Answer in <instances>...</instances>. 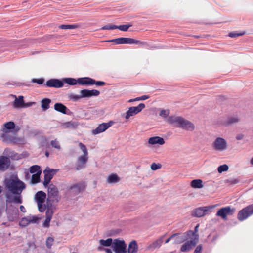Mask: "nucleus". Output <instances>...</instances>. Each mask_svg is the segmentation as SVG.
Wrapping results in <instances>:
<instances>
[{
    "label": "nucleus",
    "mask_w": 253,
    "mask_h": 253,
    "mask_svg": "<svg viewBox=\"0 0 253 253\" xmlns=\"http://www.w3.org/2000/svg\"><path fill=\"white\" fill-rule=\"evenodd\" d=\"M189 241H187L183 244L180 248V251L182 252H188L192 250L198 243L197 236L193 239L189 238Z\"/></svg>",
    "instance_id": "obj_12"
},
{
    "label": "nucleus",
    "mask_w": 253,
    "mask_h": 253,
    "mask_svg": "<svg viewBox=\"0 0 253 253\" xmlns=\"http://www.w3.org/2000/svg\"><path fill=\"white\" fill-rule=\"evenodd\" d=\"M177 235V234H173L171 236H170L169 238H168L167 240L165 241V243H169L170 240L173 239L174 237H176V236Z\"/></svg>",
    "instance_id": "obj_57"
},
{
    "label": "nucleus",
    "mask_w": 253,
    "mask_h": 253,
    "mask_svg": "<svg viewBox=\"0 0 253 253\" xmlns=\"http://www.w3.org/2000/svg\"><path fill=\"white\" fill-rule=\"evenodd\" d=\"M193 234L191 232H186L182 235H178L177 234L175 240V243L176 244H180L184 241L188 240L190 237L188 235Z\"/></svg>",
    "instance_id": "obj_23"
},
{
    "label": "nucleus",
    "mask_w": 253,
    "mask_h": 253,
    "mask_svg": "<svg viewBox=\"0 0 253 253\" xmlns=\"http://www.w3.org/2000/svg\"><path fill=\"white\" fill-rule=\"evenodd\" d=\"M169 114V109H163L161 110L159 115L163 118L167 117Z\"/></svg>",
    "instance_id": "obj_43"
},
{
    "label": "nucleus",
    "mask_w": 253,
    "mask_h": 253,
    "mask_svg": "<svg viewBox=\"0 0 253 253\" xmlns=\"http://www.w3.org/2000/svg\"><path fill=\"white\" fill-rule=\"evenodd\" d=\"M164 238V236H162L151 243H150L146 247V249L149 251H153L156 249L159 248L162 245Z\"/></svg>",
    "instance_id": "obj_16"
},
{
    "label": "nucleus",
    "mask_w": 253,
    "mask_h": 253,
    "mask_svg": "<svg viewBox=\"0 0 253 253\" xmlns=\"http://www.w3.org/2000/svg\"><path fill=\"white\" fill-rule=\"evenodd\" d=\"M40 218L35 215H29L22 218L19 222V225L25 227L31 223H38Z\"/></svg>",
    "instance_id": "obj_11"
},
{
    "label": "nucleus",
    "mask_w": 253,
    "mask_h": 253,
    "mask_svg": "<svg viewBox=\"0 0 253 253\" xmlns=\"http://www.w3.org/2000/svg\"><path fill=\"white\" fill-rule=\"evenodd\" d=\"M148 142L151 145L159 144L163 145L165 143L164 139L159 136H154L148 139Z\"/></svg>",
    "instance_id": "obj_25"
},
{
    "label": "nucleus",
    "mask_w": 253,
    "mask_h": 253,
    "mask_svg": "<svg viewBox=\"0 0 253 253\" xmlns=\"http://www.w3.org/2000/svg\"><path fill=\"white\" fill-rule=\"evenodd\" d=\"M80 93L81 94V97L82 98H89V90L83 89L80 91Z\"/></svg>",
    "instance_id": "obj_41"
},
{
    "label": "nucleus",
    "mask_w": 253,
    "mask_h": 253,
    "mask_svg": "<svg viewBox=\"0 0 253 253\" xmlns=\"http://www.w3.org/2000/svg\"><path fill=\"white\" fill-rule=\"evenodd\" d=\"M138 245L135 240L130 242L127 249L128 253H136L138 251Z\"/></svg>",
    "instance_id": "obj_27"
},
{
    "label": "nucleus",
    "mask_w": 253,
    "mask_h": 253,
    "mask_svg": "<svg viewBox=\"0 0 253 253\" xmlns=\"http://www.w3.org/2000/svg\"><path fill=\"white\" fill-rule=\"evenodd\" d=\"M77 25H61L59 28L61 29H73L78 27Z\"/></svg>",
    "instance_id": "obj_38"
},
{
    "label": "nucleus",
    "mask_w": 253,
    "mask_h": 253,
    "mask_svg": "<svg viewBox=\"0 0 253 253\" xmlns=\"http://www.w3.org/2000/svg\"><path fill=\"white\" fill-rule=\"evenodd\" d=\"M211 208L210 207H200L195 209L192 213L193 216L201 217L203 216L206 212H207Z\"/></svg>",
    "instance_id": "obj_19"
},
{
    "label": "nucleus",
    "mask_w": 253,
    "mask_h": 253,
    "mask_svg": "<svg viewBox=\"0 0 253 253\" xmlns=\"http://www.w3.org/2000/svg\"><path fill=\"white\" fill-rule=\"evenodd\" d=\"M51 100L49 98H44L41 101V107L43 111H46L49 108V104Z\"/></svg>",
    "instance_id": "obj_31"
},
{
    "label": "nucleus",
    "mask_w": 253,
    "mask_h": 253,
    "mask_svg": "<svg viewBox=\"0 0 253 253\" xmlns=\"http://www.w3.org/2000/svg\"><path fill=\"white\" fill-rule=\"evenodd\" d=\"M15 99L13 102V106L15 108H19V107H23L24 105V100H23V96H19L18 98H17L16 96Z\"/></svg>",
    "instance_id": "obj_29"
},
{
    "label": "nucleus",
    "mask_w": 253,
    "mask_h": 253,
    "mask_svg": "<svg viewBox=\"0 0 253 253\" xmlns=\"http://www.w3.org/2000/svg\"><path fill=\"white\" fill-rule=\"evenodd\" d=\"M239 121V119L237 116L230 117L224 122L223 125L225 126H231L238 123Z\"/></svg>",
    "instance_id": "obj_28"
},
{
    "label": "nucleus",
    "mask_w": 253,
    "mask_h": 253,
    "mask_svg": "<svg viewBox=\"0 0 253 253\" xmlns=\"http://www.w3.org/2000/svg\"><path fill=\"white\" fill-rule=\"evenodd\" d=\"M198 228H199V224L197 225L195 227L194 231L189 230L187 232H191L193 233L191 235H188L189 236L190 238L194 239L196 237V236H197V239H198V241H199V235L198 234Z\"/></svg>",
    "instance_id": "obj_34"
},
{
    "label": "nucleus",
    "mask_w": 253,
    "mask_h": 253,
    "mask_svg": "<svg viewBox=\"0 0 253 253\" xmlns=\"http://www.w3.org/2000/svg\"><path fill=\"white\" fill-rule=\"evenodd\" d=\"M145 107V105L144 103H140L137 106L129 107L125 114V119H128L130 117L137 114L140 112Z\"/></svg>",
    "instance_id": "obj_9"
},
{
    "label": "nucleus",
    "mask_w": 253,
    "mask_h": 253,
    "mask_svg": "<svg viewBox=\"0 0 253 253\" xmlns=\"http://www.w3.org/2000/svg\"><path fill=\"white\" fill-rule=\"evenodd\" d=\"M10 161L6 156H0V170L5 171L10 166Z\"/></svg>",
    "instance_id": "obj_20"
},
{
    "label": "nucleus",
    "mask_w": 253,
    "mask_h": 253,
    "mask_svg": "<svg viewBox=\"0 0 253 253\" xmlns=\"http://www.w3.org/2000/svg\"><path fill=\"white\" fill-rule=\"evenodd\" d=\"M161 166L160 164H157L155 163H153L151 165V168L152 170H155L161 168Z\"/></svg>",
    "instance_id": "obj_51"
},
{
    "label": "nucleus",
    "mask_w": 253,
    "mask_h": 253,
    "mask_svg": "<svg viewBox=\"0 0 253 253\" xmlns=\"http://www.w3.org/2000/svg\"><path fill=\"white\" fill-rule=\"evenodd\" d=\"M64 81L69 85H74L78 83V79L76 80L74 78H68L64 79Z\"/></svg>",
    "instance_id": "obj_35"
},
{
    "label": "nucleus",
    "mask_w": 253,
    "mask_h": 253,
    "mask_svg": "<svg viewBox=\"0 0 253 253\" xmlns=\"http://www.w3.org/2000/svg\"><path fill=\"white\" fill-rule=\"evenodd\" d=\"M44 82V80L42 78L41 79H33L32 80V82L34 83H37L39 84H42Z\"/></svg>",
    "instance_id": "obj_50"
},
{
    "label": "nucleus",
    "mask_w": 253,
    "mask_h": 253,
    "mask_svg": "<svg viewBox=\"0 0 253 253\" xmlns=\"http://www.w3.org/2000/svg\"><path fill=\"white\" fill-rule=\"evenodd\" d=\"M100 94V92L97 90L93 89L89 90V96L90 97L92 96H98Z\"/></svg>",
    "instance_id": "obj_49"
},
{
    "label": "nucleus",
    "mask_w": 253,
    "mask_h": 253,
    "mask_svg": "<svg viewBox=\"0 0 253 253\" xmlns=\"http://www.w3.org/2000/svg\"><path fill=\"white\" fill-rule=\"evenodd\" d=\"M58 170V169H50L48 167L45 169L43 171V173L44 174V179L43 182V184L44 187H46L48 186L54 175L56 174Z\"/></svg>",
    "instance_id": "obj_10"
},
{
    "label": "nucleus",
    "mask_w": 253,
    "mask_h": 253,
    "mask_svg": "<svg viewBox=\"0 0 253 253\" xmlns=\"http://www.w3.org/2000/svg\"><path fill=\"white\" fill-rule=\"evenodd\" d=\"M112 248L115 253H126V245L123 240L114 239Z\"/></svg>",
    "instance_id": "obj_5"
},
{
    "label": "nucleus",
    "mask_w": 253,
    "mask_h": 253,
    "mask_svg": "<svg viewBox=\"0 0 253 253\" xmlns=\"http://www.w3.org/2000/svg\"><path fill=\"white\" fill-rule=\"evenodd\" d=\"M20 210L21 212H24V213L26 211L25 207L23 205H21L20 206Z\"/></svg>",
    "instance_id": "obj_60"
},
{
    "label": "nucleus",
    "mask_w": 253,
    "mask_h": 253,
    "mask_svg": "<svg viewBox=\"0 0 253 253\" xmlns=\"http://www.w3.org/2000/svg\"><path fill=\"white\" fill-rule=\"evenodd\" d=\"M105 251H106V253H112V251L109 249H106Z\"/></svg>",
    "instance_id": "obj_61"
},
{
    "label": "nucleus",
    "mask_w": 253,
    "mask_h": 253,
    "mask_svg": "<svg viewBox=\"0 0 253 253\" xmlns=\"http://www.w3.org/2000/svg\"><path fill=\"white\" fill-rule=\"evenodd\" d=\"M45 85L48 87L61 88L63 86L64 84L59 79H51L46 82Z\"/></svg>",
    "instance_id": "obj_17"
},
{
    "label": "nucleus",
    "mask_w": 253,
    "mask_h": 253,
    "mask_svg": "<svg viewBox=\"0 0 253 253\" xmlns=\"http://www.w3.org/2000/svg\"><path fill=\"white\" fill-rule=\"evenodd\" d=\"M202 246L201 245H199L197 246L194 250V253H201Z\"/></svg>",
    "instance_id": "obj_54"
},
{
    "label": "nucleus",
    "mask_w": 253,
    "mask_h": 253,
    "mask_svg": "<svg viewBox=\"0 0 253 253\" xmlns=\"http://www.w3.org/2000/svg\"><path fill=\"white\" fill-rule=\"evenodd\" d=\"M183 117L176 116H171L168 118V122L171 124H174L177 127H179L181 124Z\"/></svg>",
    "instance_id": "obj_22"
},
{
    "label": "nucleus",
    "mask_w": 253,
    "mask_h": 253,
    "mask_svg": "<svg viewBox=\"0 0 253 253\" xmlns=\"http://www.w3.org/2000/svg\"><path fill=\"white\" fill-rule=\"evenodd\" d=\"M54 109L59 112H61L64 114H68V111L69 110L67 108L66 106L61 103H56L54 105Z\"/></svg>",
    "instance_id": "obj_24"
},
{
    "label": "nucleus",
    "mask_w": 253,
    "mask_h": 253,
    "mask_svg": "<svg viewBox=\"0 0 253 253\" xmlns=\"http://www.w3.org/2000/svg\"><path fill=\"white\" fill-rule=\"evenodd\" d=\"M81 98H82V97H81V94L80 93V95H74L71 96V99L74 101H77Z\"/></svg>",
    "instance_id": "obj_53"
},
{
    "label": "nucleus",
    "mask_w": 253,
    "mask_h": 253,
    "mask_svg": "<svg viewBox=\"0 0 253 253\" xmlns=\"http://www.w3.org/2000/svg\"><path fill=\"white\" fill-rule=\"evenodd\" d=\"M120 180L119 177L116 174H111L110 175L107 179V182L108 183H115L118 182Z\"/></svg>",
    "instance_id": "obj_32"
},
{
    "label": "nucleus",
    "mask_w": 253,
    "mask_h": 253,
    "mask_svg": "<svg viewBox=\"0 0 253 253\" xmlns=\"http://www.w3.org/2000/svg\"><path fill=\"white\" fill-rule=\"evenodd\" d=\"M116 29V25H105L101 28L102 30H113Z\"/></svg>",
    "instance_id": "obj_47"
},
{
    "label": "nucleus",
    "mask_w": 253,
    "mask_h": 253,
    "mask_svg": "<svg viewBox=\"0 0 253 253\" xmlns=\"http://www.w3.org/2000/svg\"><path fill=\"white\" fill-rule=\"evenodd\" d=\"M4 126L5 128L9 130L14 129L15 126L14 123L11 121L5 123Z\"/></svg>",
    "instance_id": "obj_40"
},
{
    "label": "nucleus",
    "mask_w": 253,
    "mask_h": 253,
    "mask_svg": "<svg viewBox=\"0 0 253 253\" xmlns=\"http://www.w3.org/2000/svg\"><path fill=\"white\" fill-rule=\"evenodd\" d=\"M4 184L7 191L14 193H21L23 189L25 188L24 183L18 179H6Z\"/></svg>",
    "instance_id": "obj_2"
},
{
    "label": "nucleus",
    "mask_w": 253,
    "mask_h": 253,
    "mask_svg": "<svg viewBox=\"0 0 253 253\" xmlns=\"http://www.w3.org/2000/svg\"><path fill=\"white\" fill-rule=\"evenodd\" d=\"M53 214V211L51 208L48 207V205L47 206V208L46 211V217H49V218H52Z\"/></svg>",
    "instance_id": "obj_46"
},
{
    "label": "nucleus",
    "mask_w": 253,
    "mask_h": 253,
    "mask_svg": "<svg viewBox=\"0 0 253 253\" xmlns=\"http://www.w3.org/2000/svg\"><path fill=\"white\" fill-rule=\"evenodd\" d=\"M132 24L128 25H122L120 26H116V29H118L122 31H127L128 28L132 26Z\"/></svg>",
    "instance_id": "obj_39"
},
{
    "label": "nucleus",
    "mask_w": 253,
    "mask_h": 253,
    "mask_svg": "<svg viewBox=\"0 0 253 253\" xmlns=\"http://www.w3.org/2000/svg\"><path fill=\"white\" fill-rule=\"evenodd\" d=\"M250 164L251 165L253 166V157L250 160Z\"/></svg>",
    "instance_id": "obj_64"
},
{
    "label": "nucleus",
    "mask_w": 253,
    "mask_h": 253,
    "mask_svg": "<svg viewBox=\"0 0 253 253\" xmlns=\"http://www.w3.org/2000/svg\"><path fill=\"white\" fill-rule=\"evenodd\" d=\"M50 144L52 147L57 149L60 150L61 149L60 145L59 142L56 140H52L50 142Z\"/></svg>",
    "instance_id": "obj_42"
},
{
    "label": "nucleus",
    "mask_w": 253,
    "mask_h": 253,
    "mask_svg": "<svg viewBox=\"0 0 253 253\" xmlns=\"http://www.w3.org/2000/svg\"><path fill=\"white\" fill-rule=\"evenodd\" d=\"M211 146L213 150L217 152H223L228 148L227 141L222 138L217 137L212 143Z\"/></svg>",
    "instance_id": "obj_4"
},
{
    "label": "nucleus",
    "mask_w": 253,
    "mask_h": 253,
    "mask_svg": "<svg viewBox=\"0 0 253 253\" xmlns=\"http://www.w3.org/2000/svg\"><path fill=\"white\" fill-rule=\"evenodd\" d=\"M95 84L97 86H103L105 85V83L103 81H95L94 80L93 84Z\"/></svg>",
    "instance_id": "obj_56"
},
{
    "label": "nucleus",
    "mask_w": 253,
    "mask_h": 253,
    "mask_svg": "<svg viewBox=\"0 0 253 253\" xmlns=\"http://www.w3.org/2000/svg\"><path fill=\"white\" fill-rule=\"evenodd\" d=\"M253 214V204L250 205L240 210L238 214V219L242 221Z\"/></svg>",
    "instance_id": "obj_8"
},
{
    "label": "nucleus",
    "mask_w": 253,
    "mask_h": 253,
    "mask_svg": "<svg viewBox=\"0 0 253 253\" xmlns=\"http://www.w3.org/2000/svg\"><path fill=\"white\" fill-rule=\"evenodd\" d=\"M218 171L219 173H222V172L226 171L228 169V166L226 165H222L218 167Z\"/></svg>",
    "instance_id": "obj_44"
},
{
    "label": "nucleus",
    "mask_w": 253,
    "mask_h": 253,
    "mask_svg": "<svg viewBox=\"0 0 253 253\" xmlns=\"http://www.w3.org/2000/svg\"><path fill=\"white\" fill-rule=\"evenodd\" d=\"M245 32L242 33H236V32H231L229 34V36L231 38H236L237 37L243 35Z\"/></svg>",
    "instance_id": "obj_48"
},
{
    "label": "nucleus",
    "mask_w": 253,
    "mask_h": 253,
    "mask_svg": "<svg viewBox=\"0 0 253 253\" xmlns=\"http://www.w3.org/2000/svg\"><path fill=\"white\" fill-rule=\"evenodd\" d=\"M112 124V122L110 121L108 123H103L100 124L95 129H93L92 133L94 135H96L105 131Z\"/></svg>",
    "instance_id": "obj_18"
},
{
    "label": "nucleus",
    "mask_w": 253,
    "mask_h": 253,
    "mask_svg": "<svg viewBox=\"0 0 253 253\" xmlns=\"http://www.w3.org/2000/svg\"><path fill=\"white\" fill-rule=\"evenodd\" d=\"M5 197L7 203L6 212L8 220L13 221L18 217V210L12 204H21L23 202L21 193L7 191Z\"/></svg>",
    "instance_id": "obj_1"
},
{
    "label": "nucleus",
    "mask_w": 253,
    "mask_h": 253,
    "mask_svg": "<svg viewBox=\"0 0 253 253\" xmlns=\"http://www.w3.org/2000/svg\"><path fill=\"white\" fill-rule=\"evenodd\" d=\"M58 189L56 186L51 184L48 187V198L47 199V203L48 204L50 201H55L58 202L59 201Z\"/></svg>",
    "instance_id": "obj_7"
},
{
    "label": "nucleus",
    "mask_w": 253,
    "mask_h": 253,
    "mask_svg": "<svg viewBox=\"0 0 253 253\" xmlns=\"http://www.w3.org/2000/svg\"><path fill=\"white\" fill-rule=\"evenodd\" d=\"M238 182V180L237 179H234V180H233V181H232V183L233 184H236V183H237Z\"/></svg>",
    "instance_id": "obj_62"
},
{
    "label": "nucleus",
    "mask_w": 253,
    "mask_h": 253,
    "mask_svg": "<svg viewBox=\"0 0 253 253\" xmlns=\"http://www.w3.org/2000/svg\"><path fill=\"white\" fill-rule=\"evenodd\" d=\"M51 218H49V217H46V219L43 224V226L44 227H48L49 226V223L51 220Z\"/></svg>",
    "instance_id": "obj_52"
},
{
    "label": "nucleus",
    "mask_w": 253,
    "mask_h": 253,
    "mask_svg": "<svg viewBox=\"0 0 253 253\" xmlns=\"http://www.w3.org/2000/svg\"><path fill=\"white\" fill-rule=\"evenodd\" d=\"M181 124L179 127L186 129L188 131H192L195 128L194 124L189 121L183 118Z\"/></svg>",
    "instance_id": "obj_21"
},
{
    "label": "nucleus",
    "mask_w": 253,
    "mask_h": 253,
    "mask_svg": "<svg viewBox=\"0 0 253 253\" xmlns=\"http://www.w3.org/2000/svg\"><path fill=\"white\" fill-rule=\"evenodd\" d=\"M113 241L112 238H108L106 240H100L99 243L101 246L104 247H109L112 245Z\"/></svg>",
    "instance_id": "obj_33"
},
{
    "label": "nucleus",
    "mask_w": 253,
    "mask_h": 253,
    "mask_svg": "<svg viewBox=\"0 0 253 253\" xmlns=\"http://www.w3.org/2000/svg\"><path fill=\"white\" fill-rule=\"evenodd\" d=\"M35 104V102H28V103H24L23 107H30V106H32L33 104Z\"/></svg>",
    "instance_id": "obj_58"
},
{
    "label": "nucleus",
    "mask_w": 253,
    "mask_h": 253,
    "mask_svg": "<svg viewBox=\"0 0 253 253\" xmlns=\"http://www.w3.org/2000/svg\"><path fill=\"white\" fill-rule=\"evenodd\" d=\"M136 101H137V100H136V98H134V99H130V100L128 101V102H132Z\"/></svg>",
    "instance_id": "obj_63"
},
{
    "label": "nucleus",
    "mask_w": 253,
    "mask_h": 253,
    "mask_svg": "<svg viewBox=\"0 0 253 253\" xmlns=\"http://www.w3.org/2000/svg\"><path fill=\"white\" fill-rule=\"evenodd\" d=\"M54 239L52 237H48L46 241V245L48 248H50L53 244Z\"/></svg>",
    "instance_id": "obj_45"
},
{
    "label": "nucleus",
    "mask_w": 253,
    "mask_h": 253,
    "mask_svg": "<svg viewBox=\"0 0 253 253\" xmlns=\"http://www.w3.org/2000/svg\"><path fill=\"white\" fill-rule=\"evenodd\" d=\"M190 185L194 188H202L203 187V181L201 179L192 180Z\"/></svg>",
    "instance_id": "obj_30"
},
{
    "label": "nucleus",
    "mask_w": 253,
    "mask_h": 253,
    "mask_svg": "<svg viewBox=\"0 0 253 253\" xmlns=\"http://www.w3.org/2000/svg\"><path fill=\"white\" fill-rule=\"evenodd\" d=\"M94 80L89 77L80 78L78 79V83L82 85H92Z\"/></svg>",
    "instance_id": "obj_26"
},
{
    "label": "nucleus",
    "mask_w": 253,
    "mask_h": 253,
    "mask_svg": "<svg viewBox=\"0 0 253 253\" xmlns=\"http://www.w3.org/2000/svg\"><path fill=\"white\" fill-rule=\"evenodd\" d=\"M244 135L242 134H239L236 135V139L238 140H240L243 139Z\"/></svg>",
    "instance_id": "obj_59"
},
{
    "label": "nucleus",
    "mask_w": 253,
    "mask_h": 253,
    "mask_svg": "<svg viewBox=\"0 0 253 253\" xmlns=\"http://www.w3.org/2000/svg\"><path fill=\"white\" fill-rule=\"evenodd\" d=\"M149 97L150 96L148 95H143L141 97H136V100H137V101L145 100L148 99Z\"/></svg>",
    "instance_id": "obj_55"
},
{
    "label": "nucleus",
    "mask_w": 253,
    "mask_h": 253,
    "mask_svg": "<svg viewBox=\"0 0 253 253\" xmlns=\"http://www.w3.org/2000/svg\"><path fill=\"white\" fill-rule=\"evenodd\" d=\"M30 172L31 173H38V172H40L41 173V171L40 170V167L38 165H34L32 166L30 169Z\"/></svg>",
    "instance_id": "obj_37"
},
{
    "label": "nucleus",
    "mask_w": 253,
    "mask_h": 253,
    "mask_svg": "<svg viewBox=\"0 0 253 253\" xmlns=\"http://www.w3.org/2000/svg\"><path fill=\"white\" fill-rule=\"evenodd\" d=\"M80 149L83 151L84 154L80 156L77 159L74 168L77 170H80L86 167L88 161V151L86 146L82 143L79 144Z\"/></svg>",
    "instance_id": "obj_3"
},
{
    "label": "nucleus",
    "mask_w": 253,
    "mask_h": 253,
    "mask_svg": "<svg viewBox=\"0 0 253 253\" xmlns=\"http://www.w3.org/2000/svg\"><path fill=\"white\" fill-rule=\"evenodd\" d=\"M234 211V209H231L230 207L227 206L220 209L217 212L216 215L221 217L223 219H226L227 215H232Z\"/></svg>",
    "instance_id": "obj_15"
},
{
    "label": "nucleus",
    "mask_w": 253,
    "mask_h": 253,
    "mask_svg": "<svg viewBox=\"0 0 253 253\" xmlns=\"http://www.w3.org/2000/svg\"><path fill=\"white\" fill-rule=\"evenodd\" d=\"M41 174L40 172H38V173H35L32 175L31 181L33 184H36L40 181V175Z\"/></svg>",
    "instance_id": "obj_36"
},
{
    "label": "nucleus",
    "mask_w": 253,
    "mask_h": 253,
    "mask_svg": "<svg viewBox=\"0 0 253 253\" xmlns=\"http://www.w3.org/2000/svg\"><path fill=\"white\" fill-rule=\"evenodd\" d=\"M46 196V193L42 191H39L35 194V199L37 203L38 209L40 212H43L46 209V206L43 204Z\"/></svg>",
    "instance_id": "obj_6"
},
{
    "label": "nucleus",
    "mask_w": 253,
    "mask_h": 253,
    "mask_svg": "<svg viewBox=\"0 0 253 253\" xmlns=\"http://www.w3.org/2000/svg\"><path fill=\"white\" fill-rule=\"evenodd\" d=\"M86 184L84 181H82L78 183L70 185L68 189L76 194H78L84 190Z\"/></svg>",
    "instance_id": "obj_14"
},
{
    "label": "nucleus",
    "mask_w": 253,
    "mask_h": 253,
    "mask_svg": "<svg viewBox=\"0 0 253 253\" xmlns=\"http://www.w3.org/2000/svg\"><path fill=\"white\" fill-rule=\"evenodd\" d=\"M110 42H113L116 44H138L140 42L139 41L129 38H119L108 41Z\"/></svg>",
    "instance_id": "obj_13"
}]
</instances>
